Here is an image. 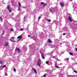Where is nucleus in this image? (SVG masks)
<instances>
[{
    "label": "nucleus",
    "instance_id": "nucleus-31",
    "mask_svg": "<svg viewBox=\"0 0 77 77\" xmlns=\"http://www.w3.org/2000/svg\"><path fill=\"white\" fill-rule=\"evenodd\" d=\"M0 20H3V18H2V17H0Z\"/></svg>",
    "mask_w": 77,
    "mask_h": 77
},
{
    "label": "nucleus",
    "instance_id": "nucleus-8",
    "mask_svg": "<svg viewBox=\"0 0 77 77\" xmlns=\"http://www.w3.org/2000/svg\"><path fill=\"white\" fill-rule=\"evenodd\" d=\"M17 39H19V38L21 39V38H22V37H21V35L20 36L18 37H17Z\"/></svg>",
    "mask_w": 77,
    "mask_h": 77
},
{
    "label": "nucleus",
    "instance_id": "nucleus-15",
    "mask_svg": "<svg viewBox=\"0 0 77 77\" xmlns=\"http://www.w3.org/2000/svg\"><path fill=\"white\" fill-rule=\"evenodd\" d=\"M6 66V65H5L2 66V68H5Z\"/></svg>",
    "mask_w": 77,
    "mask_h": 77
},
{
    "label": "nucleus",
    "instance_id": "nucleus-42",
    "mask_svg": "<svg viewBox=\"0 0 77 77\" xmlns=\"http://www.w3.org/2000/svg\"><path fill=\"white\" fill-rule=\"evenodd\" d=\"M23 20H24V21H26V20H25V19H24Z\"/></svg>",
    "mask_w": 77,
    "mask_h": 77
},
{
    "label": "nucleus",
    "instance_id": "nucleus-12",
    "mask_svg": "<svg viewBox=\"0 0 77 77\" xmlns=\"http://www.w3.org/2000/svg\"><path fill=\"white\" fill-rule=\"evenodd\" d=\"M9 10V12H12V10H11V9H10L9 10Z\"/></svg>",
    "mask_w": 77,
    "mask_h": 77
},
{
    "label": "nucleus",
    "instance_id": "nucleus-34",
    "mask_svg": "<svg viewBox=\"0 0 77 77\" xmlns=\"http://www.w3.org/2000/svg\"><path fill=\"white\" fill-rule=\"evenodd\" d=\"M12 41V42H15V41Z\"/></svg>",
    "mask_w": 77,
    "mask_h": 77
},
{
    "label": "nucleus",
    "instance_id": "nucleus-40",
    "mask_svg": "<svg viewBox=\"0 0 77 77\" xmlns=\"http://www.w3.org/2000/svg\"><path fill=\"white\" fill-rule=\"evenodd\" d=\"M60 44L61 45H62V43H60Z\"/></svg>",
    "mask_w": 77,
    "mask_h": 77
},
{
    "label": "nucleus",
    "instance_id": "nucleus-47",
    "mask_svg": "<svg viewBox=\"0 0 77 77\" xmlns=\"http://www.w3.org/2000/svg\"><path fill=\"white\" fill-rule=\"evenodd\" d=\"M0 68H2V67H0Z\"/></svg>",
    "mask_w": 77,
    "mask_h": 77
},
{
    "label": "nucleus",
    "instance_id": "nucleus-5",
    "mask_svg": "<svg viewBox=\"0 0 77 77\" xmlns=\"http://www.w3.org/2000/svg\"><path fill=\"white\" fill-rule=\"evenodd\" d=\"M68 19L69 21H70V22H72V20L71 19V17H68Z\"/></svg>",
    "mask_w": 77,
    "mask_h": 77
},
{
    "label": "nucleus",
    "instance_id": "nucleus-10",
    "mask_svg": "<svg viewBox=\"0 0 77 77\" xmlns=\"http://www.w3.org/2000/svg\"><path fill=\"white\" fill-rule=\"evenodd\" d=\"M18 3V5L19 6H21V3L20 2H19Z\"/></svg>",
    "mask_w": 77,
    "mask_h": 77
},
{
    "label": "nucleus",
    "instance_id": "nucleus-6",
    "mask_svg": "<svg viewBox=\"0 0 77 77\" xmlns=\"http://www.w3.org/2000/svg\"><path fill=\"white\" fill-rule=\"evenodd\" d=\"M48 43H52V41H51L50 39H48Z\"/></svg>",
    "mask_w": 77,
    "mask_h": 77
},
{
    "label": "nucleus",
    "instance_id": "nucleus-11",
    "mask_svg": "<svg viewBox=\"0 0 77 77\" xmlns=\"http://www.w3.org/2000/svg\"><path fill=\"white\" fill-rule=\"evenodd\" d=\"M21 9L20 8V7L19 6L18 7V11H20Z\"/></svg>",
    "mask_w": 77,
    "mask_h": 77
},
{
    "label": "nucleus",
    "instance_id": "nucleus-28",
    "mask_svg": "<svg viewBox=\"0 0 77 77\" xmlns=\"http://www.w3.org/2000/svg\"><path fill=\"white\" fill-rule=\"evenodd\" d=\"M41 5H43V4H44V3L42 2H41Z\"/></svg>",
    "mask_w": 77,
    "mask_h": 77
},
{
    "label": "nucleus",
    "instance_id": "nucleus-4",
    "mask_svg": "<svg viewBox=\"0 0 77 77\" xmlns=\"http://www.w3.org/2000/svg\"><path fill=\"white\" fill-rule=\"evenodd\" d=\"M16 50H17V51H18V52L20 53V49L19 48H17L15 50V51H16Z\"/></svg>",
    "mask_w": 77,
    "mask_h": 77
},
{
    "label": "nucleus",
    "instance_id": "nucleus-26",
    "mask_svg": "<svg viewBox=\"0 0 77 77\" xmlns=\"http://www.w3.org/2000/svg\"><path fill=\"white\" fill-rule=\"evenodd\" d=\"M48 22H51V20H48Z\"/></svg>",
    "mask_w": 77,
    "mask_h": 77
},
{
    "label": "nucleus",
    "instance_id": "nucleus-9",
    "mask_svg": "<svg viewBox=\"0 0 77 77\" xmlns=\"http://www.w3.org/2000/svg\"><path fill=\"white\" fill-rule=\"evenodd\" d=\"M69 54L71 56H74V54L72 53H69Z\"/></svg>",
    "mask_w": 77,
    "mask_h": 77
},
{
    "label": "nucleus",
    "instance_id": "nucleus-35",
    "mask_svg": "<svg viewBox=\"0 0 77 77\" xmlns=\"http://www.w3.org/2000/svg\"><path fill=\"white\" fill-rule=\"evenodd\" d=\"M53 58H56V57L55 56L53 57Z\"/></svg>",
    "mask_w": 77,
    "mask_h": 77
},
{
    "label": "nucleus",
    "instance_id": "nucleus-29",
    "mask_svg": "<svg viewBox=\"0 0 77 77\" xmlns=\"http://www.w3.org/2000/svg\"><path fill=\"white\" fill-rule=\"evenodd\" d=\"M5 75L6 76H8V74H6V73H5Z\"/></svg>",
    "mask_w": 77,
    "mask_h": 77
},
{
    "label": "nucleus",
    "instance_id": "nucleus-32",
    "mask_svg": "<svg viewBox=\"0 0 77 77\" xmlns=\"http://www.w3.org/2000/svg\"><path fill=\"white\" fill-rule=\"evenodd\" d=\"M66 35V34H65V33H63V35Z\"/></svg>",
    "mask_w": 77,
    "mask_h": 77
},
{
    "label": "nucleus",
    "instance_id": "nucleus-30",
    "mask_svg": "<svg viewBox=\"0 0 77 77\" xmlns=\"http://www.w3.org/2000/svg\"><path fill=\"white\" fill-rule=\"evenodd\" d=\"M3 63V62L1 60V61L0 62V63Z\"/></svg>",
    "mask_w": 77,
    "mask_h": 77
},
{
    "label": "nucleus",
    "instance_id": "nucleus-20",
    "mask_svg": "<svg viewBox=\"0 0 77 77\" xmlns=\"http://www.w3.org/2000/svg\"><path fill=\"white\" fill-rule=\"evenodd\" d=\"M55 67H56V68H59V66H58L57 65L55 66Z\"/></svg>",
    "mask_w": 77,
    "mask_h": 77
},
{
    "label": "nucleus",
    "instance_id": "nucleus-38",
    "mask_svg": "<svg viewBox=\"0 0 77 77\" xmlns=\"http://www.w3.org/2000/svg\"><path fill=\"white\" fill-rule=\"evenodd\" d=\"M57 66V63H55V66Z\"/></svg>",
    "mask_w": 77,
    "mask_h": 77
},
{
    "label": "nucleus",
    "instance_id": "nucleus-18",
    "mask_svg": "<svg viewBox=\"0 0 77 77\" xmlns=\"http://www.w3.org/2000/svg\"><path fill=\"white\" fill-rule=\"evenodd\" d=\"M49 11H50L51 12H52V10H51V9H49Z\"/></svg>",
    "mask_w": 77,
    "mask_h": 77
},
{
    "label": "nucleus",
    "instance_id": "nucleus-48",
    "mask_svg": "<svg viewBox=\"0 0 77 77\" xmlns=\"http://www.w3.org/2000/svg\"><path fill=\"white\" fill-rule=\"evenodd\" d=\"M25 18H26L25 17H24Z\"/></svg>",
    "mask_w": 77,
    "mask_h": 77
},
{
    "label": "nucleus",
    "instance_id": "nucleus-23",
    "mask_svg": "<svg viewBox=\"0 0 77 77\" xmlns=\"http://www.w3.org/2000/svg\"><path fill=\"white\" fill-rule=\"evenodd\" d=\"M47 4H45L43 5L44 6H46V5H47Z\"/></svg>",
    "mask_w": 77,
    "mask_h": 77
},
{
    "label": "nucleus",
    "instance_id": "nucleus-45",
    "mask_svg": "<svg viewBox=\"0 0 77 77\" xmlns=\"http://www.w3.org/2000/svg\"><path fill=\"white\" fill-rule=\"evenodd\" d=\"M72 0H71V1H70V2H71V1H72Z\"/></svg>",
    "mask_w": 77,
    "mask_h": 77
},
{
    "label": "nucleus",
    "instance_id": "nucleus-14",
    "mask_svg": "<svg viewBox=\"0 0 77 77\" xmlns=\"http://www.w3.org/2000/svg\"><path fill=\"white\" fill-rule=\"evenodd\" d=\"M48 62H49V61H47L46 62V64H47V65H48Z\"/></svg>",
    "mask_w": 77,
    "mask_h": 77
},
{
    "label": "nucleus",
    "instance_id": "nucleus-27",
    "mask_svg": "<svg viewBox=\"0 0 77 77\" xmlns=\"http://www.w3.org/2000/svg\"><path fill=\"white\" fill-rule=\"evenodd\" d=\"M20 30L21 31H23V28L21 29H20Z\"/></svg>",
    "mask_w": 77,
    "mask_h": 77
},
{
    "label": "nucleus",
    "instance_id": "nucleus-16",
    "mask_svg": "<svg viewBox=\"0 0 77 77\" xmlns=\"http://www.w3.org/2000/svg\"><path fill=\"white\" fill-rule=\"evenodd\" d=\"M10 31L11 32H12H12H14V29H11L10 30Z\"/></svg>",
    "mask_w": 77,
    "mask_h": 77
},
{
    "label": "nucleus",
    "instance_id": "nucleus-39",
    "mask_svg": "<svg viewBox=\"0 0 77 77\" xmlns=\"http://www.w3.org/2000/svg\"><path fill=\"white\" fill-rule=\"evenodd\" d=\"M32 70H34V69H34V68H32Z\"/></svg>",
    "mask_w": 77,
    "mask_h": 77
},
{
    "label": "nucleus",
    "instance_id": "nucleus-21",
    "mask_svg": "<svg viewBox=\"0 0 77 77\" xmlns=\"http://www.w3.org/2000/svg\"><path fill=\"white\" fill-rule=\"evenodd\" d=\"M73 72H75V73H77V71L76 70H74Z\"/></svg>",
    "mask_w": 77,
    "mask_h": 77
},
{
    "label": "nucleus",
    "instance_id": "nucleus-22",
    "mask_svg": "<svg viewBox=\"0 0 77 77\" xmlns=\"http://www.w3.org/2000/svg\"><path fill=\"white\" fill-rule=\"evenodd\" d=\"M41 17L40 16L38 18V20H40V19H41Z\"/></svg>",
    "mask_w": 77,
    "mask_h": 77
},
{
    "label": "nucleus",
    "instance_id": "nucleus-24",
    "mask_svg": "<svg viewBox=\"0 0 77 77\" xmlns=\"http://www.w3.org/2000/svg\"><path fill=\"white\" fill-rule=\"evenodd\" d=\"M13 69H14V72H15V71H16V69H15L14 68Z\"/></svg>",
    "mask_w": 77,
    "mask_h": 77
},
{
    "label": "nucleus",
    "instance_id": "nucleus-46",
    "mask_svg": "<svg viewBox=\"0 0 77 77\" xmlns=\"http://www.w3.org/2000/svg\"><path fill=\"white\" fill-rule=\"evenodd\" d=\"M35 40H36V38H35Z\"/></svg>",
    "mask_w": 77,
    "mask_h": 77
},
{
    "label": "nucleus",
    "instance_id": "nucleus-44",
    "mask_svg": "<svg viewBox=\"0 0 77 77\" xmlns=\"http://www.w3.org/2000/svg\"><path fill=\"white\" fill-rule=\"evenodd\" d=\"M76 51H77V48H76Z\"/></svg>",
    "mask_w": 77,
    "mask_h": 77
},
{
    "label": "nucleus",
    "instance_id": "nucleus-19",
    "mask_svg": "<svg viewBox=\"0 0 77 77\" xmlns=\"http://www.w3.org/2000/svg\"><path fill=\"white\" fill-rule=\"evenodd\" d=\"M5 33V31L4 30L2 33V35H4Z\"/></svg>",
    "mask_w": 77,
    "mask_h": 77
},
{
    "label": "nucleus",
    "instance_id": "nucleus-13",
    "mask_svg": "<svg viewBox=\"0 0 77 77\" xmlns=\"http://www.w3.org/2000/svg\"><path fill=\"white\" fill-rule=\"evenodd\" d=\"M34 71L35 73H36V69H34Z\"/></svg>",
    "mask_w": 77,
    "mask_h": 77
},
{
    "label": "nucleus",
    "instance_id": "nucleus-41",
    "mask_svg": "<svg viewBox=\"0 0 77 77\" xmlns=\"http://www.w3.org/2000/svg\"><path fill=\"white\" fill-rule=\"evenodd\" d=\"M69 58H67V60H69Z\"/></svg>",
    "mask_w": 77,
    "mask_h": 77
},
{
    "label": "nucleus",
    "instance_id": "nucleus-17",
    "mask_svg": "<svg viewBox=\"0 0 77 77\" xmlns=\"http://www.w3.org/2000/svg\"><path fill=\"white\" fill-rule=\"evenodd\" d=\"M7 9H8V10H9V6H8L7 7Z\"/></svg>",
    "mask_w": 77,
    "mask_h": 77
},
{
    "label": "nucleus",
    "instance_id": "nucleus-7",
    "mask_svg": "<svg viewBox=\"0 0 77 77\" xmlns=\"http://www.w3.org/2000/svg\"><path fill=\"white\" fill-rule=\"evenodd\" d=\"M41 56H42V59H45L44 58V55H43V53H42Z\"/></svg>",
    "mask_w": 77,
    "mask_h": 77
},
{
    "label": "nucleus",
    "instance_id": "nucleus-25",
    "mask_svg": "<svg viewBox=\"0 0 77 77\" xmlns=\"http://www.w3.org/2000/svg\"><path fill=\"white\" fill-rule=\"evenodd\" d=\"M22 7L23 8H24V9H25L26 8V7H24V6H22Z\"/></svg>",
    "mask_w": 77,
    "mask_h": 77
},
{
    "label": "nucleus",
    "instance_id": "nucleus-43",
    "mask_svg": "<svg viewBox=\"0 0 77 77\" xmlns=\"http://www.w3.org/2000/svg\"><path fill=\"white\" fill-rule=\"evenodd\" d=\"M39 52H40V53H42V52H41V51H39Z\"/></svg>",
    "mask_w": 77,
    "mask_h": 77
},
{
    "label": "nucleus",
    "instance_id": "nucleus-33",
    "mask_svg": "<svg viewBox=\"0 0 77 77\" xmlns=\"http://www.w3.org/2000/svg\"><path fill=\"white\" fill-rule=\"evenodd\" d=\"M11 39H14V37H11Z\"/></svg>",
    "mask_w": 77,
    "mask_h": 77
},
{
    "label": "nucleus",
    "instance_id": "nucleus-37",
    "mask_svg": "<svg viewBox=\"0 0 77 77\" xmlns=\"http://www.w3.org/2000/svg\"><path fill=\"white\" fill-rule=\"evenodd\" d=\"M28 37H30V35H28Z\"/></svg>",
    "mask_w": 77,
    "mask_h": 77
},
{
    "label": "nucleus",
    "instance_id": "nucleus-2",
    "mask_svg": "<svg viewBox=\"0 0 77 77\" xmlns=\"http://www.w3.org/2000/svg\"><path fill=\"white\" fill-rule=\"evenodd\" d=\"M5 47H8V45H9V42H5Z\"/></svg>",
    "mask_w": 77,
    "mask_h": 77
},
{
    "label": "nucleus",
    "instance_id": "nucleus-36",
    "mask_svg": "<svg viewBox=\"0 0 77 77\" xmlns=\"http://www.w3.org/2000/svg\"><path fill=\"white\" fill-rule=\"evenodd\" d=\"M45 75H46V74H45V75H44V77H45V76H46Z\"/></svg>",
    "mask_w": 77,
    "mask_h": 77
},
{
    "label": "nucleus",
    "instance_id": "nucleus-3",
    "mask_svg": "<svg viewBox=\"0 0 77 77\" xmlns=\"http://www.w3.org/2000/svg\"><path fill=\"white\" fill-rule=\"evenodd\" d=\"M60 6H65V5L63 2H60Z\"/></svg>",
    "mask_w": 77,
    "mask_h": 77
},
{
    "label": "nucleus",
    "instance_id": "nucleus-1",
    "mask_svg": "<svg viewBox=\"0 0 77 77\" xmlns=\"http://www.w3.org/2000/svg\"><path fill=\"white\" fill-rule=\"evenodd\" d=\"M41 59H39V61H38L37 62V65L39 66H41Z\"/></svg>",
    "mask_w": 77,
    "mask_h": 77
}]
</instances>
